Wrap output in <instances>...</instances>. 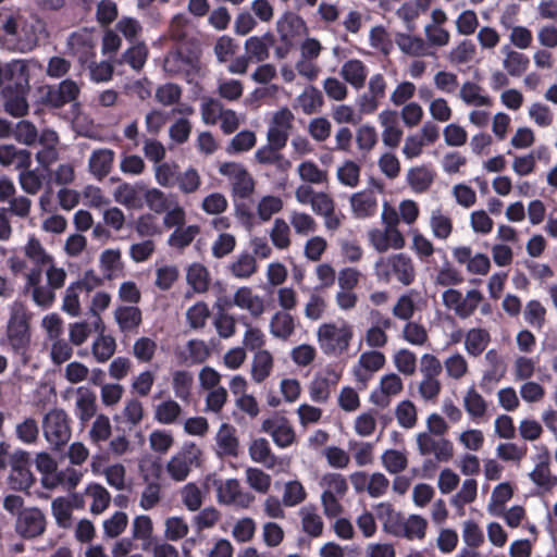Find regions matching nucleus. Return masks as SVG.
Returning <instances> with one entry per match:
<instances>
[{
	"label": "nucleus",
	"instance_id": "1a4fd4ad",
	"mask_svg": "<svg viewBox=\"0 0 557 557\" xmlns=\"http://www.w3.org/2000/svg\"><path fill=\"white\" fill-rule=\"evenodd\" d=\"M104 310V294L98 293L92 299L88 314L94 318L91 325L95 331H99V337L96 339L92 346V354L99 360H104V336L103 331L100 330L102 319L101 312Z\"/></svg>",
	"mask_w": 557,
	"mask_h": 557
},
{
	"label": "nucleus",
	"instance_id": "4be33fe9",
	"mask_svg": "<svg viewBox=\"0 0 557 557\" xmlns=\"http://www.w3.org/2000/svg\"><path fill=\"white\" fill-rule=\"evenodd\" d=\"M40 131L29 120H21L14 124V140L27 147L39 143Z\"/></svg>",
	"mask_w": 557,
	"mask_h": 557
},
{
	"label": "nucleus",
	"instance_id": "2f4dec72",
	"mask_svg": "<svg viewBox=\"0 0 557 557\" xmlns=\"http://www.w3.org/2000/svg\"><path fill=\"white\" fill-rule=\"evenodd\" d=\"M200 232V227L196 224H190L184 228L176 227L174 232L168 238V245L183 249L189 246L195 237Z\"/></svg>",
	"mask_w": 557,
	"mask_h": 557
},
{
	"label": "nucleus",
	"instance_id": "774afa93",
	"mask_svg": "<svg viewBox=\"0 0 557 557\" xmlns=\"http://www.w3.org/2000/svg\"><path fill=\"white\" fill-rule=\"evenodd\" d=\"M166 471L172 480L182 482L190 472V466L181 456L174 455L166 463Z\"/></svg>",
	"mask_w": 557,
	"mask_h": 557
},
{
	"label": "nucleus",
	"instance_id": "4d7b16f0",
	"mask_svg": "<svg viewBox=\"0 0 557 557\" xmlns=\"http://www.w3.org/2000/svg\"><path fill=\"white\" fill-rule=\"evenodd\" d=\"M272 244L278 249H285L289 246V226L282 218L274 220L273 228L270 233Z\"/></svg>",
	"mask_w": 557,
	"mask_h": 557
},
{
	"label": "nucleus",
	"instance_id": "49530a36",
	"mask_svg": "<svg viewBox=\"0 0 557 557\" xmlns=\"http://www.w3.org/2000/svg\"><path fill=\"white\" fill-rule=\"evenodd\" d=\"M529 64L530 60L528 55L518 51H510L508 58H505L503 61V66L508 74L513 77H519L525 72Z\"/></svg>",
	"mask_w": 557,
	"mask_h": 557
},
{
	"label": "nucleus",
	"instance_id": "6e6d98bb",
	"mask_svg": "<svg viewBox=\"0 0 557 557\" xmlns=\"http://www.w3.org/2000/svg\"><path fill=\"white\" fill-rule=\"evenodd\" d=\"M369 41L372 48L379 49L384 55H388L393 49V42L382 25L374 26L370 30Z\"/></svg>",
	"mask_w": 557,
	"mask_h": 557
},
{
	"label": "nucleus",
	"instance_id": "7ed1b4c3",
	"mask_svg": "<svg viewBox=\"0 0 557 557\" xmlns=\"http://www.w3.org/2000/svg\"><path fill=\"white\" fill-rule=\"evenodd\" d=\"M44 435L54 449H60L71 438L66 413L61 409L50 410L44 418Z\"/></svg>",
	"mask_w": 557,
	"mask_h": 557
},
{
	"label": "nucleus",
	"instance_id": "338daca9",
	"mask_svg": "<svg viewBox=\"0 0 557 557\" xmlns=\"http://www.w3.org/2000/svg\"><path fill=\"white\" fill-rule=\"evenodd\" d=\"M227 200L221 193H211L206 196L201 203V209L212 215L223 213L227 209Z\"/></svg>",
	"mask_w": 557,
	"mask_h": 557
},
{
	"label": "nucleus",
	"instance_id": "c85d7f7f",
	"mask_svg": "<svg viewBox=\"0 0 557 557\" xmlns=\"http://www.w3.org/2000/svg\"><path fill=\"white\" fill-rule=\"evenodd\" d=\"M255 189V181L244 166H239L234 174L232 193L239 198H248Z\"/></svg>",
	"mask_w": 557,
	"mask_h": 557
},
{
	"label": "nucleus",
	"instance_id": "3c124183",
	"mask_svg": "<svg viewBox=\"0 0 557 557\" xmlns=\"http://www.w3.org/2000/svg\"><path fill=\"white\" fill-rule=\"evenodd\" d=\"M298 173L302 181L311 184H321L326 181L327 174L325 171L310 160L304 161L298 165Z\"/></svg>",
	"mask_w": 557,
	"mask_h": 557
},
{
	"label": "nucleus",
	"instance_id": "f257e3e1",
	"mask_svg": "<svg viewBox=\"0 0 557 557\" xmlns=\"http://www.w3.org/2000/svg\"><path fill=\"white\" fill-rule=\"evenodd\" d=\"M29 66L25 60L0 63V88L3 110L9 115L21 119L28 114L27 95L30 90Z\"/></svg>",
	"mask_w": 557,
	"mask_h": 557
},
{
	"label": "nucleus",
	"instance_id": "473e14b6",
	"mask_svg": "<svg viewBox=\"0 0 557 557\" xmlns=\"http://www.w3.org/2000/svg\"><path fill=\"white\" fill-rule=\"evenodd\" d=\"M433 180V174L424 166L412 168L407 174V182L416 193L429 189Z\"/></svg>",
	"mask_w": 557,
	"mask_h": 557
},
{
	"label": "nucleus",
	"instance_id": "5fc2aeb1",
	"mask_svg": "<svg viewBox=\"0 0 557 557\" xmlns=\"http://www.w3.org/2000/svg\"><path fill=\"white\" fill-rule=\"evenodd\" d=\"M307 493L302 484L297 480H293L285 484L282 502L286 507H294L304 502Z\"/></svg>",
	"mask_w": 557,
	"mask_h": 557
},
{
	"label": "nucleus",
	"instance_id": "bb28decb",
	"mask_svg": "<svg viewBox=\"0 0 557 557\" xmlns=\"http://www.w3.org/2000/svg\"><path fill=\"white\" fill-rule=\"evenodd\" d=\"M172 57L175 61L182 62L193 69H198L201 49L195 40H189L184 46L175 49Z\"/></svg>",
	"mask_w": 557,
	"mask_h": 557
},
{
	"label": "nucleus",
	"instance_id": "4468645a",
	"mask_svg": "<svg viewBox=\"0 0 557 557\" xmlns=\"http://www.w3.org/2000/svg\"><path fill=\"white\" fill-rule=\"evenodd\" d=\"M114 320L122 332H131L140 325L141 310L136 306H119L114 310Z\"/></svg>",
	"mask_w": 557,
	"mask_h": 557
},
{
	"label": "nucleus",
	"instance_id": "20e7f679",
	"mask_svg": "<svg viewBox=\"0 0 557 557\" xmlns=\"http://www.w3.org/2000/svg\"><path fill=\"white\" fill-rule=\"evenodd\" d=\"M8 341L15 351L24 350L30 342L29 324L22 306L14 307L7 327Z\"/></svg>",
	"mask_w": 557,
	"mask_h": 557
},
{
	"label": "nucleus",
	"instance_id": "393cba45",
	"mask_svg": "<svg viewBox=\"0 0 557 557\" xmlns=\"http://www.w3.org/2000/svg\"><path fill=\"white\" fill-rule=\"evenodd\" d=\"M481 86L473 82H466L463 83L459 96L462 99V101L466 104L469 106H476V107H483V106H491L492 104V98L488 95H482L481 94Z\"/></svg>",
	"mask_w": 557,
	"mask_h": 557
},
{
	"label": "nucleus",
	"instance_id": "f03ea898",
	"mask_svg": "<svg viewBox=\"0 0 557 557\" xmlns=\"http://www.w3.org/2000/svg\"><path fill=\"white\" fill-rule=\"evenodd\" d=\"M3 508L16 515L14 531L23 540H35L41 536L47 529V517L38 507H24V498L11 494L4 497Z\"/></svg>",
	"mask_w": 557,
	"mask_h": 557
},
{
	"label": "nucleus",
	"instance_id": "2eb2a0df",
	"mask_svg": "<svg viewBox=\"0 0 557 557\" xmlns=\"http://www.w3.org/2000/svg\"><path fill=\"white\" fill-rule=\"evenodd\" d=\"M280 29L288 36V39L293 40L294 37L300 34H308V26L306 21L298 14L290 11H286L276 21V30Z\"/></svg>",
	"mask_w": 557,
	"mask_h": 557
},
{
	"label": "nucleus",
	"instance_id": "09e8293b",
	"mask_svg": "<svg viewBox=\"0 0 557 557\" xmlns=\"http://www.w3.org/2000/svg\"><path fill=\"white\" fill-rule=\"evenodd\" d=\"M282 208L283 201L280 197L267 195L260 199L257 206V213L259 219L265 222L269 221L273 214L280 212Z\"/></svg>",
	"mask_w": 557,
	"mask_h": 557
},
{
	"label": "nucleus",
	"instance_id": "423d86ee",
	"mask_svg": "<svg viewBox=\"0 0 557 557\" xmlns=\"http://www.w3.org/2000/svg\"><path fill=\"white\" fill-rule=\"evenodd\" d=\"M40 149L36 152V161L45 170L48 171L50 165L59 159V136L55 131L45 127L40 129L39 143Z\"/></svg>",
	"mask_w": 557,
	"mask_h": 557
},
{
	"label": "nucleus",
	"instance_id": "8fccbe9b",
	"mask_svg": "<svg viewBox=\"0 0 557 557\" xmlns=\"http://www.w3.org/2000/svg\"><path fill=\"white\" fill-rule=\"evenodd\" d=\"M246 480L249 486L258 493H267L271 485V476L259 468L248 467Z\"/></svg>",
	"mask_w": 557,
	"mask_h": 557
},
{
	"label": "nucleus",
	"instance_id": "a18cd8bd",
	"mask_svg": "<svg viewBox=\"0 0 557 557\" xmlns=\"http://www.w3.org/2000/svg\"><path fill=\"white\" fill-rule=\"evenodd\" d=\"M478 493V483L474 479H466L458 493L451 498L450 503L457 508H462L465 505L472 503Z\"/></svg>",
	"mask_w": 557,
	"mask_h": 557
},
{
	"label": "nucleus",
	"instance_id": "72a5a7b5",
	"mask_svg": "<svg viewBox=\"0 0 557 557\" xmlns=\"http://www.w3.org/2000/svg\"><path fill=\"white\" fill-rule=\"evenodd\" d=\"M381 459L385 470L391 474H397L404 471L408 466L406 454L398 449H386L382 454Z\"/></svg>",
	"mask_w": 557,
	"mask_h": 557
},
{
	"label": "nucleus",
	"instance_id": "ddd939ff",
	"mask_svg": "<svg viewBox=\"0 0 557 557\" xmlns=\"http://www.w3.org/2000/svg\"><path fill=\"white\" fill-rule=\"evenodd\" d=\"M232 302L240 309L248 310L253 317H259L264 310L262 299L258 295H252L251 288L248 286L239 287L234 294Z\"/></svg>",
	"mask_w": 557,
	"mask_h": 557
},
{
	"label": "nucleus",
	"instance_id": "a19ab883",
	"mask_svg": "<svg viewBox=\"0 0 557 557\" xmlns=\"http://www.w3.org/2000/svg\"><path fill=\"white\" fill-rule=\"evenodd\" d=\"M193 374L186 370H176L173 373V391L177 398L187 400L190 396L193 385Z\"/></svg>",
	"mask_w": 557,
	"mask_h": 557
},
{
	"label": "nucleus",
	"instance_id": "bf43d9fd",
	"mask_svg": "<svg viewBox=\"0 0 557 557\" xmlns=\"http://www.w3.org/2000/svg\"><path fill=\"white\" fill-rule=\"evenodd\" d=\"M428 527V520L420 515L412 513L405 521V530H407V535L403 537L407 540H412L414 537L422 540L425 536V531Z\"/></svg>",
	"mask_w": 557,
	"mask_h": 557
},
{
	"label": "nucleus",
	"instance_id": "e433bc0d",
	"mask_svg": "<svg viewBox=\"0 0 557 557\" xmlns=\"http://www.w3.org/2000/svg\"><path fill=\"white\" fill-rule=\"evenodd\" d=\"M463 407L469 416L481 418L486 412L487 404L482 395L475 391L474 386H471L463 398Z\"/></svg>",
	"mask_w": 557,
	"mask_h": 557
},
{
	"label": "nucleus",
	"instance_id": "ea45409f",
	"mask_svg": "<svg viewBox=\"0 0 557 557\" xmlns=\"http://www.w3.org/2000/svg\"><path fill=\"white\" fill-rule=\"evenodd\" d=\"M257 141L255 132L243 129L238 132L230 141L226 151L228 153H240L251 149Z\"/></svg>",
	"mask_w": 557,
	"mask_h": 557
},
{
	"label": "nucleus",
	"instance_id": "5701e85b",
	"mask_svg": "<svg viewBox=\"0 0 557 557\" xmlns=\"http://www.w3.org/2000/svg\"><path fill=\"white\" fill-rule=\"evenodd\" d=\"M273 367V357L270 351L259 349L255 354L251 367V376L256 383L263 382L271 373Z\"/></svg>",
	"mask_w": 557,
	"mask_h": 557
},
{
	"label": "nucleus",
	"instance_id": "4c0bfd02",
	"mask_svg": "<svg viewBox=\"0 0 557 557\" xmlns=\"http://www.w3.org/2000/svg\"><path fill=\"white\" fill-rule=\"evenodd\" d=\"M72 503L64 498H55L51 504V510L57 524L60 528H69L72 522Z\"/></svg>",
	"mask_w": 557,
	"mask_h": 557
},
{
	"label": "nucleus",
	"instance_id": "c03bdc74",
	"mask_svg": "<svg viewBox=\"0 0 557 557\" xmlns=\"http://www.w3.org/2000/svg\"><path fill=\"white\" fill-rule=\"evenodd\" d=\"M299 512L301 516L302 531L311 537L320 536L323 531V520L321 517L317 515L313 509L309 510L305 507L301 508Z\"/></svg>",
	"mask_w": 557,
	"mask_h": 557
},
{
	"label": "nucleus",
	"instance_id": "58836bf2",
	"mask_svg": "<svg viewBox=\"0 0 557 557\" xmlns=\"http://www.w3.org/2000/svg\"><path fill=\"white\" fill-rule=\"evenodd\" d=\"M298 100L302 112L308 115L314 113L315 109L321 107L324 102L321 90L313 85H309L305 91L299 95Z\"/></svg>",
	"mask_w": 557,
	"mask_h": 557
},
{
	"label": "nucleus",
	"instance_id": "6e6552de",
	"mask_svg": "<svg viewBox=\"0 0 557 557\" xmlns=\"http://www.w3.org/2000/svg\"><path fill=\"white\" fill-rule=\"evenodd\" d=\"M147 184L138 181L135 184L123 183L114 191V200L129 209H141L144 207V194Z\"/></svg>",
	"mask_w": 557,
	"mask_h": 557
},
{
	"label": "nucleus",
	"instance_id": "864d4df0",
	"mask_svg": "<svg viewBox=\"0 0 557 557\" xmlns=\"http://www.w3.org/2000/svg\"><path fill=\"white\" fill-rule=\"evenodd\" d=\"M430 225L433 235L440 239H446L453 231L451 220L442 214L440 209L432 212Z\"/></svg>",
	"mask_w": 557,
	"mask_h": 557
},
{
	"label": "nucleus",
	"instance_id": "6ab92c4d",
	"mask_svg": "<svg viewBox=\"0 0 557 557\" xmlns=\"http://www.w3.org/2000/svg\"><path fill=\"white\" fill-rule=\"evenodd\" d=\"M186 281L195 293H206L210 286L209 271L203 264L194 262L187 268Z\"/></svg>",
	"mask_w": 557,
	"mask_h": 557
},
{
	"label": "nucleus",
	"instance_id": "f8f14e48",
	"mask_svg": "<svg viewBox=\"0 0 557 557\" xmlns=\"http://www.w3.org/2000/svg\"><path fill=\"white\" fill-rule=\"evenodd\" d=\"M367 74V66L358 59L346 61L341 69L343 79L355 89H360L364 86Z\"/></svg>",
	"mask_w": 557,
	"mask_h": 557
},
{
	"label": "nucleus",
	"instance_id": "dca6fc26",
	"mask_svg": "<svg viewBox=\"0 0 557 557\" xmlns=\"http://www.w3.org/2000/svg\"><path fill=\"white\" fill-rule=\"evenodd\" d=\"M513 496L512 485L506 481L497 484L491 495V500L487 506L490 515L500 517L505 510V504Z\"/></svg>",
	"mask_w": 557,
	"mask_h": 557
},
{
	"label": "nucleus",
	"instance_id": "de8ad7c7",
	"mask_svg": "<svg viewBox=\"0 0 557 557\" xmlns=\"http://www.w3.org/2000/svg\"><path fill=\"white\" fill-rule=\"evenodd\" d=\"M395 414H396L398 424L405 429H410V428L414 426V424L417 422L416 406L409 399L401 400L397 405V407L395 409Z\"/></svg>",
	"mask_w": 557,
	"mask_h": 557
},
{
	"label": "nucleus",
	"instance_id": "b1692460",
	"mask_svg": "<svg viewBox=\"0 0 557 557\" xmlns=\"http://www.w3.org/2000/svg\"><path fill=\"white\" fill-rule=\"evenodd\" d=\"M295 330L294 318L287 312L277 311L271 319L270 333L277 338H288Z\"/></svg>",
	"mask_w": 557,
	"mask_h": 557
},
{
	"label": "nucleus",
	"instance_id": "e2e57ef3",
	"mask_svg": "<svg viewBox=\"0 0 557 557\" xmlns=\"http://www.w3.org/2000/svg\"><path fill=\"white\" fill-rule=\"evenodd\" d=\"M182 96V89L177 84L165 83L156 90V99L163 106L176 103Z\"/></svg>",
	"mask_w": 557,
	"mask_h": 557
},
{
	"label": "nucleus",
	"instance_id": "412c9836",
	"mask_svg": "<svg viewBox=\"0 0 557 557\" xmlns=\"http://www.w3.org/2000/svg\"><path fill=\"white\" fill-rule=\"evenodd\" d=\"M249 456L252 461L263 463L267 468L274 467L276 457L272 453L269 442L263 438H256L249 445Z\"/></svg>",
	"mask_w": 557,
	"mask_h": 557
},
{
	"label": "nucleus",
	"instance_id": "37998d69",
	"mask_svg": "<svg viewBox=\"0 0 557 557\" xmlns=\"http://www.w3.org/2000/svg\"><path fill=\"white\" fill-rule=\"evenodd\" d=\"M210 315L208 305L200 300L189 307L186 311V320L189 326L194 330L202 329L206 325V321Z\"/></svg>",
	"mask_w": 557,
	"mask_h": 557
},
{
	"label": "nucleus",
	"instance_id": "a211bd4d",
	"mask_svg": "<svg viewBox=\"0 0 557 557\" xmlns=\"http://www.w3.org/2000/svg\"><path fill=\"white\" fill-rule=\"evenodd\" d=\"M81 481V473L73 468H66L63 471L58 472L57 470L42 478L41 483L46 488L52 490L59 485H64L69 491L76 487Z\"/></svg>",
	"mask_w": 557,
	"mask_h": 557
},
{
	"label": "nucleus",
	"instance_id": "603ef678",
	"mask_svg": "<svg viewBox=\"0 0 557 557\" xmlns=\"http://www.w3.org/2000/svg\"><path fill=\"white\" fill-rule=\"evenodd\" d=\"M350 205L354 213L358 218H368L376 206V201L372 196H366L363 193H355L350 197Z\"/></svg>",
	"mask_w": 557,
	"mask_h": 557
},
{
	"label": "nucleus",
	"instance_id": "f704fd0d",
	"mask_svg": "<svg viewBox=\"0 0 557 557\" xmlns=\"http://www.w3.org/2000/svg\"><path fill=\"white\" fill-rule=\"evenodd\" d=\"M181 412V405L169 398L156 407L154 419L162 424H172L177 420Z\"/></svg>",
	"mask_w": 557,
	"mask_h": 557
},
{
	"label": "nucleus",
	"instance_id": "9d476101",
	"mask_svg": "<svg viewBox=\"0 0 557 557\" xmlns=\"http://www.w3.org/2000/svg\"><path fill=\"white\" fill-rule=\"evenodd\" d=\"M537 458L540 461L536 463L534 469L529 473V478L539 487H542L545 491H550L554 486L557 485V475L552 474L548 469V450L545 448L543 454L537 455Z\"/></svg>",
	"mask_w": 557,
	"mask_h": 557
},
{
	"label": "nucleus",
	"instance_id": "c756f323",
	"mask_svg": "<svg viewBox=\"0 0 557 557\" xmlns=\"http://www.w3.org/2000/svg\"><path fill=\"white\" fill-rule=\"evenodd\" d=\"M228 268L235 277L248 278L257 271V262L252 255L244 251Z\"/></svg>",
	"mask_w": 557,
	"mask_h": 557
},
{
	"label": "nucleus",
	"instance_id": "052dcab7",
	"mask_svg": "<svg viewBox=\"0 0 557 557\" xmlns=\"http://www.w3.org/2000/svg\"><path fill=\"white\" fill-rule=\"evenodd\" d=\"M385 356L380 350H368L360 355L359 367L369 372H376L385 364Z\"/></svg>",
	"mask_w": 557,
	"mask_h": 557
},
{
	"label": "nucleus",
	"instance_id": "7c9ffc66",
	"mask_svg": "<svg viewBox=\"0 0 557 557\" xmlns=\"http://www.w3.org/2000/svg\"><path fill=\"white\" fill-rule=\"evenodd\" d=\"M274 444L280 448H287L296 441V434L287 418L280 417L276 429L271 435Z\"/></svg>",
	"mask_w": 557,
	"mask_h": 557
},
{
	"label": "nucleus",
	"instance_id": "cd10ccee",
	"mask_svg": "<svg viewBox=\"0 0 557 557\" xmlns=\"http://www.w3.org/2000/svg\"><path fill=\"white\" fill-rule=\"evenodd\" d=\"M23 251L25 257L33 261L37 267L52 262V257L47 253L40 240L35 236H30L27 239Z\"/></svg>",
	"mask_w": 557,
	"mask_h": 557
},
{
	"label": "nucleus",
	"instance_id": "13d9d810",
	"mask_svg": "<svg viewBox=\"0 0 557 557\" xmlns=\"http://www.w3.org/2000/svg\"><path fill=\"white\" fill-rule=\"evenodd\" d=\"M360 168L352 160H346L344 165L337 170V180L348 187H356L359 183Z\"/></svg>",
	"mask_w": 557,
	"mask_h": 557
},
{
	"label": "nucleus",
	"instance_id": "39448f33",
	"mask_svg": "<svg viewBox=\"0 0 557 557\" xmlns=\"http://www.w3.org/2000/svg\"><path fill=\"white\" fill-rule=\"evenodd\" d=\"M41 90H45L42 102L53 108L74 101L79 94L77 84L71 79H65L58 86L42 87Z\"/></svg>",
	"mask_w": 557,
	"mask_h": 557
},
{
	"label": "nucleus",
	"instance_id": "680f3d73",
	"mask_svg": "<svg viewBox=\"0 0 557 557\" xmlns=\"http://www.w3.org/2000/svg\"><path fill=\"white\" fill-rule=\"evenodd\" d=\"M394 363L400 373L411 375L416 370L417 357L411 350L401 348L395 355Z\"/></svg>",
	"mask_w": 557,
	"mask_h": 557
},
{
	"label": "nucleus",
	"instance_id": "c9c22d12",
	"mask_svg": "<svg viewBox=\"0 0 557 557\" xmlns=\"http://www.w3.org/2000/svg\"><path fill=\"white\" fill-rule=\"evenodd\" d=\"M143 201L144 206L146 205L151 211L158 214L165 212L171 205L165 194L156 187H146Z\"/></svg>",
	"mask_w": 557,
	"mask_h": 557
},
{
	"label": "nucleus",
	"instance_id": "79ce46f5",
	"mask_svg": "<svg viewBox=\"0 0 557 557\" xmlns=\"http://www.w3.org/2000/svg\"><path fill=\"white\" fill-rule=\"evenodd\" d=\"M18 184L25 194L35 196L42 188L44 181L36 170H25L18 174Z\"/></svg>",
	"mask_w": 557,
	"mask_h": 557
},
{
	"label": "nucleus",
	"instance_id": "9b49d317",
	"mask_svg": "<svg viewBox=\"0 0 557 557\" xmlns=\"http://www.w3.org/2000/svg\"><path fill=\"white\" fill-rule=\"evenodd\" d=\"M215 442L219 447V456L237 457L239 441L236 436V429L232 424L223 422L220 425Z\"/></svg>",
	"mask_w": 557,
	"mask_h": 557
},
{
	"label": "nucleus",
	"instance_id": "0e129e2a",
	"mask_svg": "<svg viewBox=\"0 0 557 557\" xmlns=\"http://www.w3.org/2000/svg\"><path fill=\"white\" fill-rule=\"evenodd\" d=\"M403 337L411 345L421 346L428 341V332L421 323L409 321L404 327Z\"/></svg>",
	"mask_w": 557,
	"mask_h": 557
},
{
	"label": "nucleus",
	"instance_id": "a878e982",
	"mask_svg": "<svg viewBox=\"0 0 557 557\" xmlns=\"http://www.w3.org/2000/svg\"><path fill=\"white\" fill-rule=\"evenodd\" d=\"M490 342V334L483 329H471L468 331L465 339L467 352L473 357L480 356Z\"/></svg>",
	"mask_w": 557,
	"mask_h": 557
},
{
	"label": "nucleus",
	"instance_id": "69168bd1",
	"mask_svg": "<svg viewBox=\"0 0 557 557\" xmlns=\"http://www.w3.org/2000/svg\"><path fill=\"white\" fill-rule=\"evenodd\" d=\"M188 524L182 517H170L165 521L164 535L170 541H178L185 537L188 533Z\"/></svg>",
	"mask_w": 557,
	"mask_h": 557
},
{
	"label": "nucleus",
	"instance_id": "aec40b11",
	"mask_svg": "<svg viewBox=\"0 0 557 557\" xmlns=\"http://www.w3.org/2000/svg\"><path fill=\"white\" fill-rule=\"evenodd\" d=\"M148 54L149 51L146 44L144 41H139L126 49L122 53L117 63H127L133 70L140 71L148 59Z\"/></svg>",
	"mask_w": 557,
	"mask_h": 557
},
{
	"label": "nucleus",
	"instance_id": "f3484780",
	"mask_svg": "<svg viewBox=\"0 0 557 557\" xmlns=\"http://www.w3.org/2000/svg\"><path fill=\"white\" fill-rule=\"evenodd\" d=\"M388 262L401 284L407 286L414 281V268L409 256L403 252L395 253L388 258Z\"/></svg>",
	"mask_w": 557,
	"mask_h": 557
},
{
	"label": "nucleus",
	"instance_id": "0eeeda50",
	"mask_svg": "<svg viewBox=\"0 0 557 557\" xmlns=\"http://www.w3.org/2000/svg\"><path fill=\"white\" fill-rule=\"evenodd\" d=\"M11 472L8 478L11 488L23 491L28 488L33 483V475L27 467V454L25 451H16L10 459Z\"/></svg>",
	"mask_w": 557,
	"mask_h": 557
}]
</instances>
